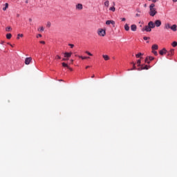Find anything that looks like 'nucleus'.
<instances>
[{
  "label": "nucleus",
  "instance_id": "f257e3e1",
  "mask_svg": "<svg viewBox=\"0 0 177 177\" xmlns=\"http://www.w3.org/2000/svg\"><path fill=\"white\" fill-rule=\"evenodd\" d=\"M161 26V21L160 20L155 21V23L153 21H149L147 26H145L142 29V31H146L147 32H150L151 31V28H154L156 27H160Z\"/></svg>",
  "mask_w": 177,
  "mask_h": 177
},
{
  "label": "nucleus",
  "instance_id": "2f4dec72",
  "mask_svg": "<svg viewBox=\"0 0 177 177\" xmlns=\"http://www.w3.org/2000/svg\"><path fill=\"white\" fill-rule=\"evenodd\" d=\"M143 39H144L145 41H147V39H150V37H143Z\"/></svg>",
  "mask_w": 177,
  "mask_h": 177
},
{
  "label": "nucleus",
  "instance_id": "a18cd8bd",
  "mask_svg": "<svg viewBox=\"0 0 177 177\" xmlns=\"http://www.w3.org/2000/svg\"><path fill=\"white\" fill-rule=\"evenodd\" d=\"M136 16H137V17H139V14H136Z\"/></svg>",
  "mask_w": 177,
  "mask_h": 177
},
{
  "label": "nucleus",
  "instance_id": "a19ab883",
  "mask_svg": "<svg viewBox=\"0 0 177 177\" xmlns=\"http://www.w3.org/2000/svg\"><path fill=\"white\" fill-rule=\"evenodd\" d=\"M126 19L125 18H122V21H125Z\"/></svg>",
  "mask_w": 177,
  "mask_h": 177
},
{
  "label": "nucleus",
  "instance_id": "6ab92c4d",
  "mask_svg": "<svg viewBox=\"0 0 177 177\" xmlns=\"http://www.w3.org/2000/svg\"><path fill=\"white\" fill-rule=\"evenodd\" d=\"M124 30H125L126 31H129V25H128V24H126L124 25Z\"/></svg>",
  "mask_w": 177,
  "mask_h": 177
},
{
  "label": "nucleus",
  "instance_id": "ddd939ff",
  "mask_svg": "<svg viewBox=\"0 0 177 177\" xmlns=\"http://www.w3.org/2000/svg\"><path fill=\"white\" fill-rule=\"evenodd\" d=\"M170 29L172 30V31H176L177 30V26L176 24H174L173 26H170Z\"/></svg>",
  "mask_w": 177,
  "mask_h": 177
},
{
  "label": "nucleus",
  "instance_id": "393cba45",
  "mask_svg": "<svg viewBox=\"0 0 177 177\" xmlns=\"http://www.w3.org/2000/svg\"><path fill=\"white\" fill-rule=\"evenodd\" d=\"M142 55H143V54H142V53H139L138 54H137V55H136V57H138V58H139V57H140V56H142Z\"/></svg>",
  "mask_w": 177,
  "mask_h": 177
},
{
  "label": "nucleus",
  "instance_id": "de8ad7c7",
  "mask_svg": "<svg viewBox=\"0 0 177 177\" xmlns=\"http://www.w3.org/2000/svg\"><path fill=\"white\" fill-rule=\"evenodd\" d=\"M29 20H30V21H32V19H30Z\"/></svg>",
  "mask_w": 177,
  "mask_h": 177
},
{
  "label": "nucleus",
  "instance_id": "ea45409f",
  "mask_svg": "<svg viewBox=\"0 0 177 177\" xmlns=\"http://www.w3.org/2000/svg\"><path fill=\"white\" fill-rule=\"evenodd\" d=\"M68 70H70L71 71H73V68H70V66H68Z\"/></svg>",
  "mask_w": 177,
  "mask_h": 177
},
{
  "label": "nucleus",
  "instance_id": "cd10ccee",
  "mask_svg": "<svg viewBox=\"0 0 177 177\" xmlns=\"http://www.w3.org/2000/svg\"><path fill=\"white\" fill-rule=\"evenodd\" d=\"M62 66L63 67H67V68H68V65L64 62L62 63Z\"/></svg>",
  "mask_w": 177,
  "mask_h": 177
},
{
  "label": "nucleus",
  "instance_id": "aec40b11",
  "mask_svg": "<svg viewBox=\"0 0 177 177\" xmlns=\"http://www.w3.org/2000/svg\"><path fill=\"white\" fill-rule=\"evenodd\" d=\"M24 37V35H23V34H18L17 37V39H20V37L23 38Z\"/></svg>",
  "mask_w": 177,
  "mask_h": 177
},
{
  "label": "nucleus",
  "instance_id": "f3484780",
  "mask_svg": "<svg viewBox=\"0 0 177 177\" xmlns=\"http://www.w3.org/2000/svg\"><path fill=\"white\" fill-rule=\"evenodd\" d=\"M102 57L104 60L107 61V60H110V57H109V55H103Z\"/></svg>",
  "mask_w": 177,
  "mask_h": 177
},
{
  "label": "nucleus",
  "instance_id": "20e7f679",
  "mask_svg": "<svg viewBox=\"0 0 177 177\" xmlns=\"http://www.w3.org/2000/svg\"><path fill=\"white\" fill-rule=\"evenodd\" d=\"M115 3L114 1H112L111 3V7L109 8V10H111V12H115Z\"/></svg>",
  "mask_w": 177,
  "mask_h": 177
},
{
  "label": "nucleus",
  "instance_id": "4be33fe9",
  "mask_svg": "<svg viewBox=\"0 0 177 177\" xmlns=\"http://www.w3.org/2000/svg\"><path fill=\"white\" fill-rule=\"evenodd\" d=\"M171 46H173V48H175L177 46V41H174L172 44H171Z\"/></svg>",
  "mask_w": 177,
  "mask_h": 177
},
{
  "label": "nucleus",
  "instance_id": "c85d7f7f",
  "mask_svg": "<svg viewBox=\"0 0 177 177\" xmlns=\"http://www.w3.org/2000/svg\"><path fill=\"white\" fill-rule=\"evenodd\" d=\"M140 63H141L140 59H138V60L137 61V64H138V67H140Z\"/></svg>",
  "mask_w": 177,
  "mask_h": 177
},
{
  "label": "nucleus",
  "instance_id": "1a4fd4ad",
  "mask_svg": "<svg viewBox=\"0 0 177 177\" xmlns=\"http://www.w3.org/2000/svg\"><path fill=\"white\" fill-rule=\"evenodd\" d=\"M141 70H149V66L147 65L143 66V65L141 66V67L138 68V71H141Z\"/></svg>",
  "mask_w": 177,
  "mask_h": 177
},
{
  "label": "nucleus",
  "instance_id": "423d86ee",
  "mask_svg": "<svg viewBox=\"0 0 177 177\" xmlns=\"http://www.w3.org/2000/svg\"><path fill=\"white\" fill-rule=\"evenodd\" d=\"M76 10H82L84 9V6L81 3H77L75 6Z\"/></svg>",
  "mask_w": 177,
  "mask_h": 177
},
{
  "label": "nucleus",
  "instance_id": "e433bc0d",
  "mask_svg": "<svg viewBox=\"0 0 177 177\" xmlns=\"http://www.w3.org/2000/svg\"><path fill=\"white\" fill-rule=\"evenodd\" d=\"M41 37H42V35L39 34V35H37V38H41Z\"/></svg>",
  "mask_w": 177,
  "mask_h": 177
},
{
  "label": "nucleus",
  "instance_id": "f704fd0d",
  "mask_svg": "<svg viewBox=\"0 0 177 177\" xmlns=\"http://www.w3.org/2000/svg\"><path fill=\"white\" fill-rule=\"evenodd\" d=\"M133 68L131 70H136V66H135V64H133Z\"/></svg>",
  "mask_w": 177,
  "mask_h": 177
},
{
  "label": "nucleus",
  "instance_id": "473e14b6",
  "mask_svg": "<svg viewBox=\"0 0 177 177\" xmlns=\"http://www.w3.org/2000/svg\"><path fill=\"white\" fill-rule=\"evenodd\" d=\"M86 53L87 55H88V56H93L92 53H91L88 52V51H86Z\"/></svg>",
  "mask_w": 177,
  "mask_h": 177
},
{
  "label": "nucleus",
  "instance_id": "4468645a",
  "mask_svg": "<svg viewBox=\"0 0 177 177\" xmlns=\"http://www.w3.org/2000/svg\"><path fill=\"white\" fill-rule=\"evenodd\" d=\"M73 55V53H64V57H71V55Z\"/></svg>",
  "mask_w": 177,
  "mask_h": 177
},
{
  "label": "nucleus",
  "instance_id": "8fccbe9b",
  "mask_svg": "<svg viewBox=\"0 0 177 177\" xmlns=\"http://www.w3.org/2000/svg\"><path fill=\"white\" fill-rule=\"evenodd\" d=\"M172 1H177V0H172Z\"/></svg>",
  "mask_w": 177,
  "mask_h": 177
},
{
  "label": "nucleus",
  "instance_id": "5701e85b",
  "mask_svg": "<svg viewBox=\"0 0 177 177\" xmlns=\"http://www.w3.org/2000/svg\"><path fill=\"white\" fill-rule=\"evenodd\" d=\"M80 59H82V60H85V59H89V57H82V56H79Z\"/></svg>",
  "mask_w": 177,
  "mask_h": 177
},
{
  "label": "nucleus",
  "instance_id": "412c9836",
  "mask_svg": "<svg viewBox=\"0 0 177 177\" xmlns=\"http://www.w3.org/2000/svg\"><path fill=\"white\" fill-rule=\"evenodd\" d=\"M6 38H7V39H10V38H12V34L8 33L6 35Z\"/></svg>",
  "mask_w": 177,
  "mask_h": 177
},
{
  "label": "nucleus",
  "instance_id": "0eeeda50",
  "mask_svg": "<svg viewBox=\"0 0 177 177\" xmlns=\"http://www.w3.org/2000/svg\"><path fill=\"white\" fill-rule=\"evenodd\" d=\"M31 60H32V58H31V57H26L25 59V64H26V66H28V64H30V63H31Z\"/></svg>",
  "mask_w": 177,
  "mask_h": 177
},
{
  "label": "nucleus",
  "instance_id": "f8f14e48",
  "mask_svg": "<svg viewBox=\"0 0 177 177\" xmlns=\"http://www.w3.org/2000/svg\"><path fill=\"white\" fill-rule=\"evenodd\" d=\"M165 30H169L171 28V24L167 23L165 24Z\"/></svg>",
  "mask_w": 177,
  "mask_h": 177
},
{
  "label": "nucleus",
  "instance_id": "bb28decb",
  "mask_svg": "<svg viewBox=\"0 0 177 177\" xmlns=\"http://www.w3.org/2000/svg\"><path fill=\"white\" fill-rule=\"evenodd\" d=\"M152 53H153V55H155V56H157L158 55V53H157V51L152 50Z\"/></svg>",
  "mask_w": 177,
  "mask_h": 177
},
{
  "label": "nucleus",
  "instance_id": "39448f33",
  "mask_svg": "<svg viewBox=\"0 0 177 177\" xmlns=\"http://www.w3.org/2000/svg\"><path fill=\"white\" fill-rule=\"evenodd\" d=\"M154 59V57H147L145 59V63H147V64H150V62H152V60Z\"/></svg>",
  "mask_w": 177,
  "mask_h": 177
},
{
  "label": "nucleus",
  "instance_id": "72a5a7b5",
  "mask_svg": "<svg viewBox=\"0 0 177 177\" xmlns=\"http://www.w3.org/2000/svg\"><path fill=\"white\" fill-rule=\"evenodd\" d=\"M55 59L60 60V59H62V57L59 55H56Z\"/></svg>",
  "mask_w": 177,
  "mask_h": 177
},
{
  "label": "nucleus",
  "instance_id": "7ed1b4c3",
  "mask_svg": "<svg viewBox=\"0 0 177 177\" xmlns=\"http://www.w3.org/2000/svg\"><path fill=\"white\" fill-rule=\"evenodd\" d=\"M97 35L99 37H105L106 36V30L103 28H99L97 30Z\"/></svg>",
  "mask_w": 177,
  "mask_h": 177
},
{
  "label": "nucleus",
  "instance_id": "9b49d317",
  "mask_svg": "<svg viewBox=\"0 0 177 177\" xmlns=\"http://www.w3.org/2000/svg\"><path fill=\"white\" fill-rule=\"evenodd\" d=\"M167 49L165 48H163L162 50H161L159 53L160 55H161V56H162V55H165L167 54Z\"/></svg>",
  "mask_w": 177,
  "mask_h": 177
},
{
  "label": "nucleus",
  "instance_id": "2eb2a0df",
  "mask_svg": "<svg viewBox=\"0 0 177 177\" xmlns=\"http://www.w3.org/2000/svg\"><path fill=\"white\" fill-rule=\"evenodd\" d=\"M137 28H137L136 25H135V24H133V25L131 26V31H136Z\"/></svg>",
  "mask_w": 177,
  "mask_h": 177
},
{
  "label": "nucleus",
  "instance_id": "b1692460",
  "mask_svg": "<svg viewBox=\"0 0 177 177\" xmlns=\"http://www.w3.org/2000/svg\"><path fill=\"white\" fill-rule=\"evenodd\" d=\"M10 30H12V28L10 26H8L6 28V31H7V32L10 31Z\"/></svg>",
  "mask_w": 177,
  "mask_h": 177
},
{
  "label": "nucleus",
  "instance_id": "6e6552de",
  "mask_svg": "<svg viewBox=\"0 0 177 177\" xmlns=\"http://www.w3.org/2000/svg\"><path fill=\"white\" fill-rule=\"evenodd\" d=\"M106 26H110V24H112V26H115V21H114L113 20H108L106 21Z\"/></svg>",
  "mask_w": 177,
  "mask_h": 177
},
{
  "label": "nucleus",
  "instance_id": "a211bd4d",
  "mask_svg": "<svg viewBox=\"0 0 177 177\" xmlns=\"http://www.w3.org/2000/svg\"><path fill=\"white\" fill-rule=\"evenodd\" d=\"M4 8H3V10H6V9L8 8H9V3H6L5 4H4Z\"/></svg>",
  "mask_w": 177,
  "mask_h": 177
},
{
  "label": "nucleus",
  "instance_id": "4c0bfd02",
  "mask_svg": "<svg viewBox=\"0 0 177 177\" xmlns=\"http://www.w3.org/2000/svg\"><path fill=\"white\" fill-rule=\"evenodd\" d=\"M40 44H42L43 45H45V41H41Z\"/></svg>",
  "mask_w": 177,
  "mask_h": 177
},
{
  "label": "nucleus",
  "instance_id": "c756f323",
  "mask_svg": "<svg viewBox=\"0 0 177 177\" xmlns=\"http://www.w3.org/2000/svg\"><path fill=\"white\" fill-rule=\"evenodd\" d=\"M104 5L105 6H106V8H109V5H110V3H109V1H105Z\"/></svg>",
  "mask_w": 177,
  "mask_h": 177
},
{
  "label": "nucleus",
  "instance_id": "c03bdc74",
  "mask_svg": "<svg viewBox=\"0 0 177 177\" xmlns=\"http://www.w3.org/2000/svg\"><path fill=\"white\" fill-rule=\"evenodd\" d=\"M73 62H74V60L71 59V62L73 63Z\"/></svg>",
  "mask_w": 177,
  "mask_h": 177
},
{
  "label": "nucleus",
  "instance_id": "79ce46f5",
  "mask_svg": "<svg viewBox=\"0 0 177 177\" xmlns=\"http://www.w3.org/2000/svg\"><path fill=\"white\" fill-rule=\"evenodd\" d=\"M91 78H95V75H93L91 76Z\"/></svg>",
  "mask_w": 177,
  "mask_h": 177
},
{
  "label": "nucleus",
  "instance_id": "7c9ffc66",
  "mask_svg": "<svg viewBox=\"0 0 177 177\" xmlns=\"http://www.w3.org/2000/svg\"><path fill=\"white\" fill-rule=\"evenodd\" d=\"M44 30V27H41L39 29H38V31H41V32H42Z\"/></svg>",
  "mask_w": 177,
  "mask_h": 177
},
{
  "label": "nucleus",
  "instance_id": "9d476101",
  "mask_svg": "<svg viewBox=\"0 0 177 177\" xmlns=\"http://www.w3.org/2000/svg\"><path fill=\"white\" fill-rule=\"evenodd\" d=\"M174 49H171L169 51H167V56H174Z\"/></svg>",
  "mask_w": 177,
  "mask_h": 177
},
{
  "label": "nucleus",
  "instance_id": "09e8293b",
  "mask_svg": "<svg viewBox=\"0 0 177 177\" xmlns=\"http://www.w3.org/2000/svg\"><path fill=\"white\" fill-rule=\"evenodd\" d=\"M147 44H149V41H147Z\"/></svg>",
  "mask_w": 177,
  "mask_h": 177
},
{
  "label": "nucleus",
  "instance_id": "c9c22d12",
  "mask_svg": "<svg viewBox=\"0 0 177 177\" xmlns=\"http://www.w3.org/2000/svg\"><path fill=\"white\" fill-rule=\"evenodd\" d=\"M68 46H71V48H74V44H68Z\"/></svg>",
  "mask_w": 177,
  "mask_h": 177
},
{
  "label": "nucleus",
  "instance_id": "37998d69",
  "mask_svg": "<svg viewBox=\"0 0 177 177\" xmlns=\"http://www.w3.org/2000/svg\"><path fill=\"white\" fill-rule=\"evenodd\" d=\"M86 68H89V66H86Z\"/></svg>",
  "mask_w": 177,
  "mask_h": 177
},
{
  "label": "nucleus",
  "instance_id": "58836bf2",
  "mask_svg": "<svg viewBox=\"0 0 177 177\" xmlns=\"http://www.w3.org/2000/svg\"><path fill=\"white\" fill-rule=\"evenodd\" d=\"M62 60H64V61H66V60H68V58L65 57V58H63V59H62Z\"/></svg>",
  "mask_w": 177,
  "mask_h": 177
},
{
  "label": "nucleus",
  "instance_id": "dca6fc26",
  "mask_svg": "<svg viewBox=\"0 0 177 177\" xmlns=\"http://www.w3.org/2000/svg\"><path fill=\"white\" fill-rule=\"evenodd\" d=\"M152 50H157L158 49V45L157 44H153L151 47Z\"/></svg>",
  "mask_w": 177,
  "mask_h": 177
},
{
  "label": "nucleus",
  "instance_id": "f03ea898",
  "mask_svg": "<svg viewBox=\"0 0 177 177\" xmlns=\"http://www.w3.org/2000/svg\"><path fill=\"white\" fill-rule=\"evenodd\" d=\"M149 15L152 17H154L156 15H157V9H156V5L154 3H151L149 6Z\"/></svg>",
  "mask_w": 177,
  "mask_h": 177
},
{
  "label": "nucleus",
  "instance_id": "49530a36",
  "mask_svg": "<svg viewBox=\"0 0 177 177\" xmlns=\"http://www.w3.org/2000/svg\"><path fill=\"white\" fill-rule=\"evenodd\" d=\"M26 3H28V1H26Z\"/></svg>",
  "mask_w": 177,
  "mask_h": 177
},
{
  "label": "nucleus",
  "instance_id": "a878e982",
  "mask_svg": "<svg viewBox=\"0 0 177 177\" xmlns=\"http://www.w3.org/2000/svg\"><path fill=\"white\" fill-rule=\"evenodd\" d=\"M51 25H52V24H50V21H48V22H47V24H46V27H48V28H50V27Z\"/></svg>",
  "mask_w": 177,
  "mask_h": 177
}]
</instances>
